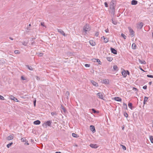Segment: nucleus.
Segmentation results:
<instances>
[{
  "label": "nucleus",
  "mask_w": 153,
  "mask_h": 153,
  "mask_svg": "<svg viewBox=\"0 0 153 153\" xmlns=\"http://www.w3.org/2000/svg\"><path fill=\"white\" fill-rule=\"evenodd\" d=\"M116 1L115 0H112L110 3V7L112 10V12H114L115 11V7L116 6Z\"/></svg>",
  "instance_id": "nucleus-1"
},
{
  "label": "nucleus",
  "mask_w": 153,
  "mask_h": 153,
  "mask_svg": "<svg viewBox=\"0 0 153 153\" xmlns=\"http://www.w3.org/2000/svg\"><path fill=\"white\" fill-rule=\"evenodd\" d=\"M52 122L51 120H49L46 122H45L43 124V126H45L47 127L48 126H51Z\"/></svg>",
  "instance_id": "nucleus-2"
},
{
  "label": "nucleus",
  "mask_w": 153,
  "mask_h": 153,
  "mask_svg": "<svg viewBox=\"0 0 153 153\" xmlns=\"http://www.w3.org/2000/svg\"><path fill=\"white\" fill-rule=\"evenodd\" d=\"M128 28L130 33V35L132 37H133L134 35V30L130 27H128Z\"/></svg>",
  "instance_id": "nucleus-3"
},
{
  "label": "nucleus",
  "mask_w": 153,
  "mask_h": 153,
  "mask_svg": "<svg viewBox=\"0 0 153 153\" xmlns=\"http://www.w3.org/2000/svg\"><path fill=\"white\" fill-rule=\"evenodd\" d=\"M83 30L85 32L89 31L90 30V28L89 25L88 24H86L83 27Z\"/></svg>",
  "instance_id": "nucleus-4"
},
{
  "label": "nucleus",
  "mask_w": 153,
  "mask_h": 153,
  "mask_svg": "<svg viewBox=\"0 0 153 153\" xmlns=\"http://www.w3.org/2000/svg\"><path fill=\"white\" fill-rule=\"evenodd\" d=\"M97 96L100 99L104 100L103 96V94L101 92H99L97 94Z\"/></svg>",
  "instance_id": "nucleus-5"
},
{
  "label": "nucleus",
  "mask_w": 153,
  "mask_h": 153,
  "mask_svg": "<svg viewBox=\"0 0 153 153\" xmlns=\"http://www.w3.org/2000/svg\"><path fill=\"white\" fill-rule=\"evenodd\" d=\"M143 23L142 22L137 24V26L138 29H141L143 26Z\"/></svg>",
  "instance_id": "nucleus-6"
},
{
  "label": "nucleus",
  "mask_w": 153,
  "mask_h": 153,
  "mask_svg": "<svg viewBox=\"0 0 153 153\" xmlns=\"http://www.w3.org/2000/svg\"><path fill=\"white\" fill-rule=\"evenodd\" d=\"M58 32L63 35L64 36H66V35L64 33V31L61 29H57Z\"/></svg>",
  "instance_id": "nucleus-7"
},
{
  "label": "nucleus",
  "mask_w": 153,
  "mask_h": 153,
  "mask_svg": "<svg viewBox=\"0 0 153 153\" xmlns=\"http://www.w3.org/2000/svg\"><path fill=\"white\" fill-rule=\"evenodd\" d=\"M90 146L92 148L96 149L98 147V146L97 144H94L91 143L90 145Z\"/></svg>",
  "instance_id": "nucleus-8"
},
{
  "label": "nucleus",
  "mask_w": 153,
  "mask_h": 153,
  "mask_svg": "<svg viewBox=\"0 0 153 153\" xmlns=\"http://www.w3.org/2000/svg\"><path fill=\"white\" fill-rule=\"evenodd\" d=\"M21 140L22 142L25 143V144H26L27 145H28L29 144L28 141L26 140L25 138H22Z\"/></svg>",
  "instance_id": "nucleus-9"
},
{
  "label": "nucleus",
  "mask_w": 153,
  "mask_h": 153,
  "mask_svg": "<svg viewBox=\"0 0 153 153\" xmlns=\"http://www.w3.org/2000/svg\"><path fill=\"white\" fill-rule=\"evenodd\" d=\"M90 130L93 133H94L96 131L94 126H90Z\"/></svg>",
  "instance_id": "nucleus-10"
},
{
  "label": "nucleus",
  "mask_w": 153,
  "mask_h": 153,
  "mask_svg": "<svg viewBox=\"0 0 153 153\" xmlns=\"http://www.w3.org/2000/svg\"><path fill=\"white\" fill-rule=\"evenodd\" d=\"M122 74L123 77L125 78L127 76L126 73V71L124 69H123L122 72Z\"/></svg>",
  "instance_id": "nucleus-11"
},
{
  "label": "nucleus",
  "mask_w": 153,
  "mask_h": 153,
  "mask_svg": "<svg viewBox=\"0 0 153 153\" xmlns=\"http://www.w3.org/2000/svg\"><path fill=\"white\" fill-rule=\"evenodd\" d=\"M111 52L112 53H114V54H117V51L114 49V48H111Z\"/></svg>",
  "instance_id": "nucleus-12"
},
{
  "label": "nucleus",
  "mask_w": 153,
  "mask_h": 153,
  "mask_svg": "<svg viewBox=\"0 0 153 153\" xmlns=\"http://www.w3.org/2000/svg\"><path fill=\"white\" fill-rule=\"evenodd\" d=\"M90 44L92 46H94L96 45V43L93 40H90L89 41Z\"/></svg>",
  "instance_id": "nucleus-13"
},
{
  "label": "nucleus",
  "mask_w": 153,
  "mask_h": 153,
  "mask_svg": "<svg viewBox=\"0 0 153 153\" xmlns=\"http://www.w3.org/2000/svg\"><path fill=\"white\" fill-rule=\"evenodd\" d=\"M91 82L92 84V85H93L94 86H98V83L97 82H96L95 81H94V80H91Z\"/></svg>",
  "instance_id": "nucleus-14"
},
{
  "label": "nucleus",
  "mask_w": 153,
  "mask_h": 153,
  "mask_svg": "<svg viewBox=\"0 0 153 153\" xmlns=\"http://www.w3.org/2000/svg\"><path fill=\"white\" fill-rule=\"evenodd\" d=\"M137 1L135 0H133L131 1V4L132 5H135L137 4Z\"/></svg>",
  "instance_id": "nucleus-15"
},
{
  "label": "nucleus",
  "mask_w": 153,
  "mask_h": 153,
  "mask_svg": "<svg viewBox=\"0 0 153 153\" xmlns=\"http://www.w3.org/2000/svg\"><path fill=\"white\" fill-rule=\"evenodd\" d=\"M114 100L117 101H121L122 100L121 99L118 97H116L114 98Z\"/></svg>",
  "instance_id": "nucleus-16"
},
{
  "label": "nucleus",
  "mask_w": 153,
  "mask_h": 153,
  "mask_svg": "<svg viewBox=\"0 0 153 153\" xmlns=\"http://www.w3.org/2000/svg\"><path fill=\"white\" fill-rule=\"evenodd\" d=\"M10 99L11 100H13L15 102H19V101L16 98L12 96V97L10 98Z\"/></svg>",
  "instance_id": "nucleus-17"
},
{
  "label": "nucleus",
  "mask_w": 153,
  "mask_h": 153,
  "mask_svg": "<svg viewBox=\"0 0 153 153\" xmlns=\"http://www.w3.org/2000/svg\"><path fill=\"white\" fill-rule=\"evenodd\" d=\"M41 122L39 120H36L33 123L35 125H39L40 124Z\"/></svg>",
  "instance_id": "nucleus-18"
},
{
  "label": "nucleus",
  "mask_w": 153,
  "mask_h": 153,
  "mask_svg": "<svg viewBox=\"0 0 153 153\" xmlns=\"http://www.w3.org/2000/svg\"><path fill=\"white\" fill-rule=\"evenodd\" d=\"M13 137L12 135H10L9 136H8L7 138V139L8 140H12L13 139Z\"/></svg>",
  "instance_id": "nucleus-19"
},
{
  "label": "nucleus",
  "mask_w": 153,
  "mask_h": 153,
  "mask_svg": "<svg viewBox=\"0 0 153 153\" xmlns=\"http://www.w3.org/2000/svg\"><path fill=\"white\" fill-rule=\"evenodd\" d=\"M139 61L140 63L142 64H145L146 63L145 61L144 60H141L140 59H139Z\"/></svg>",
  "instance_id": "nucleus-20"
},
{
  "label": "nucleus",
  "mask_w": 153,
  "mask_h": 153,
  "mask_svg": "<svg viewBox=\"0 0 153 153\" xmlns=\"http://www.w3.org/2000/svg\"><path fill=\"white\" fill-rule=\"evenodd\" d=\"M91 110L93 111L94 113H99V111H96L94 108H92Z\"/></svg>",
  "instance_id": "nucleus-21"
},
{
  "label": "nucleus",
  "mask_w": 153,
  "mask_h": 153,
  "mask_svg": "<svg viewBox=\"0 0 153 153\" xmlns=\"http://www.w3.org/2000/svg\"><path fill=\"white\" fill-rule=\"evenodd\" d=\"M113 68L114 70L115 71H117L118 70V67L117 65H114Z\"/></svg>",
  "instance_id": "nucleus-22"
},
{
  "label": "nucleus",
  "mask_w": 153,
  "mask_h": 153,
  "mask_svg": "<svg viewBox=\"0 0 153 153\" xmlns=\"http://www.w3.org/2000/svg\"><path fill=\"white\" fill-rule=\"evenodd\" d=\"M123 108L125 109H127V106L126 104L125 103H123Z\"/></svg>",
  "instance_id": "nucleus-23"
},
{
  "label": "nucleus",
  "mask_w": 153,
  "mask_h": 153,
  "mask_svg": "<svg viewBox=\"0 0 153 153\" xmlns=\"http://www.w3.org/2000/svg\"><path fill=\"white\" fill-rule=\"evenodd\" d=\"M106 59L108 61L111 62L113 60V58L112 57H108L106 58Z\"/></svg>",
  "instance_id": "nucleus-24"
},
{
  "label": "nucleus",
  "mask_w": 153,
  "mask_h": 153,
  "mask_svg": "<svg viewBox=\"0 0 153 153\" xmlns=\"http://www.w3.org/2000/svg\"><path fill=\"white\" fill-rule=\"evenodd\" d=\"M103 82L105 84H108L109 83V80L107 79L103 80Z\"/></svg>",
  "instance_id": "nucleus-25"
},
{
  "label": "nucleus",
  "mask_w": 153,
  "mask_h": 153,
  "mask_svg": "<svg viewBox=\"0 0 153 153\" xmlns=\"http://www.w3.org/2000/svg\"><path fill=\"white\" fill-rule=\"evenodd\" d=\"M149 139L150 140L151 142L152 143H153V138L152 136H149Z\"/></svg>",
  "instance_id": "nucleus-26"
},
{
  "label": "nucleus",
  "mask_w": 153,
  "mask_h": 153,
  "mask_svg": "<svg viewBox=\"0 0 153 153\" xmlns=\"http://www.w3.org/2000/svg\"><path fill=\"white\" fill-rule=\"evenodd\" d=\"M136 45L134 43H133L132 45V48L133 49H136Z\"/></svg>",
  "instance_id": "nucleus-27"
},
{
  "label": "nucleus",
  "mask_w": 153,
  "mask_h": 153,
  "mask_svg": "<svg viewBox=\"0 0 153 153\" xmlns=\"http://www.w3.org/2000/svg\"><path fill=\"white\" fill-rule=\"evenodd\" d=\"M14 53L16 54H20V52L18 50H16L14 51Z\"/></svg>",
  "instance_id": "nucleus-28"
},
{
  "label": "nucleus",
  "mask_w": 153,
  "mask_h": 153,
  "mask_svg": "<svg viewBox=\"0 0 153 153\" xmlns=\"http://www.w3.org/2000/svg\"><path fill=\"white\" fill-rule=\"evenodd\" d=\"M27 68L30 71H32L33 70V69L32 67L31 66H29V65H27Z\"/></svg>",
  "instance_id": "nucleus-29"
},
{
  "label": "nucleus",
  "mask_w": 153,
  "mask_h": 153,
  "mask_svg": "<svg viewBox=\"0 0 153 153\" xmlns=\"http://www.w3.org/2000/svg\"><path fill=\"white\" fill-rule=\"evenodd\" d=\"M13 144V143L11 142V143H9V144H7V146L8 148H10V146H11Z\"/></svg>",
  "instance_id": "nucleus-30"
},
{
  "label": "nucleus",
  "mask_w": 153,
  "mask_h": 153,
  "mask_svg": "<svg viewBox=\"0 0 153 153\" xmlns=\"http://www.w3.org/2000/svg\"><path fill=\"white\" fill-rule=\"evenodd\" d=\"M28 43V42H22V44L23 45L25 46H26Z\"/></svg>",
  "instance_id": "nucleus-31"
},
{
  "label": "nucleus",
  "mask_w": 153,
  "mask_h": 153,
  "mask_svg": "<svg viewBox=\"0 0 153 153\" xmlns=\"http://www.w3.org/2000/svg\"><path fill=\"white\" fill-rule=\"evenodd\" d=\"M104 42L105 43H107V42H108V39L107 38H105V39H104Z\"/></svg>",
  "instance_id": "nucleus-32"
},
{
  "label": "nucleus",
  "mask_w": 153,
  "mask_h": 153,
  "mask_svg": "<svg viewBox=\"0 0 153 153\" xmlns=\"http://www.w3.org/2000/svg\"><path fill=\"white\" fill-rule=\"evenodd\" d=\"M148 98L146 97H145L144 101V102H146L148 101Z\"/></svg>",
  "instance_id": "nucleus-33"
},
{
  "label": "nucleus",
  "mask_w": 153,
  "mask_h": 153,
  "mask_svg": "<svg viewBox=\"0 0 153 153\" xmlns=\"http://www.w3.org/2000/svg\"><path fill=\"white\" fill-rule=\"evenodd\" d=\"M128 107L131 109H132V104L131 103L129 102L128 104Z\"/></svg>",
  "instance_id": "nucleus-34"
},
{
  "label": "nucleus",
  "mask_w": 153,
  "mask_h": 153,
  "mask_svg": "<svg viewBox=\"0 0 153 153\" xmlns=\"http://www.w3.org/2000/svg\"><path fill=\"white\" fill-rule=\"evenodd\" d=\"M121 36L124 39H126V36L123 33L121 34Z\"/></svg>",
  "instance_id": "nucleus-35"
},
{
  "label": "nucleus",
  "mask_w": 153,
  "mask_h": 153,
  "mask_svg": "<svg viewBox=\"0 0 153 153\" xmlns=\"http://www.w3.org/2000/svg\"><path fill=\"white\" fill-rule=\"evenodd\" d=\"M124 116L126 117L127 118L128 116V115L127 113L126 112H125L123 114Z\"/></svg>",
  "instance_id": "nucleus-36"
},
{
  "label": "nucleus",
  "mask_w": 153,
  "mask_h": 153,
  "mask_svg": "<svg viewBox=\"0 0 153 153\" xmlns=\"http://www.w3.org/2000/svg\"><path fill=\"white\" fill-rule=\"evenodd\" d=\"M99 34V32L97 31L95 33V36L96 37H98Z\"/></svg>",
  "instance_id": "nucleus-37"
},
{
  "label": "nucleus",
  "mask_w": 153,
  "mask_h": 153,
  "mask_svg": "<svg viewBox=\"0 0 153 153\" xmlns=\"http://www.w3.org/2000/svg\"><path fill=\"white\" fill-rule=\"evenodd\" d=\"M121 146L122 147V148L124 150H126V146L124 145H121Z\"/></svg>",
  "instance_id": "nucleus-38"
},
{
  "label": "nucleus",
  "mask_w": 153,
  "mask_h": 153,
  "mask_svg": "<svg viewBox=\"0 0 153 153\" xmlns=\"http://www.w3.org/2000/svg\"><path fill=\"white\" fill-rule=\"evenodd\" d=\"M72 136L73 137H77V135L74 133H72Z\"/></svg>",
  "instance_id": "nucleus-39"
},
{
  "label": "nucleus",
  "mask_w": 153,
  "mask_h": 153,
  "mask_svg": "<svg viewBox=\"0 0 153 153\" xmlns=\"http://www.w3.org/2000/svg\"><path fill=\"white\" fill-rule=\"evenodd\" d=\"M0 100H4V98L3 96L0 95Z\"/></svg>",
  "instance_id": "nucleus-40"
},
{
  "label": "nucleus",
  "mask_w": 153,
  "mask_h": 153,
  "mask_svg": "<svg viewBox=\"0 0 153 153\" xmlns=\"http://www.w3.org/2000/svg\"><path fill=\"white\" fill-rule=\"evenodd\" d=\"M96 62H98L99 63V64L101 65V61L98 59H97V61H96Z\"/></svg>",
  "instance_id": "nucleus-41"
},
{
  "label": "nucleus",
  "mask_w": 153,
  "mask_h": 153,
  "mask_svg": "<svg viewBox=\"0 0 153 153\" xmlns=\"http://www.w3.org/2000/svg\"><path fill=\"white\" fill-rule=\"evenodd\" d=\"M51 114L52 116H53L54 115H57V114L56 112H52L51 113Z\"/></svg>",
  "instance_id": "nucleus-42"
},
{
  "label": "nucleus",
  "mask_w": 153,
  "mask_h": 153,
  "mask_svg": "<svg viewBox=\"0 0 153 153\" xmlns=\"http://www.w3.org/2000/svg\"><path fill=\"white\" fill-rule=\"evenodd\" d=\"M147 76L148 77L153 78V76L151 75H147Z\"/></svg>",
  "instance_id": "nucleus-43"
},
{
  "label": "nucleus",
  "mask_w": 153,
  "mask_h": 153,
  "mask_svg": "<svg viewBox=\"0 0 153 153\" xmlns=\"http://www.w3.org/2000/svg\"><path fill=\"white\" fill-rule=\"evenodd\" d=\"M104 4H105V6L106 7H108V5L106 2H105L104 3Z\"/></svg>",
  "instance_id": "nucleus-44"
},
{
  "label": "nucleus",
  "mask_w": 153,
  "mask_h": 153,
  "mask_svg": "<svg viewBox=\"0 0 153 153\" xmlns=\"http://www.w3.org/2000/svg\"><path fill=\"white\" fill-rule=\"evenodd\" d=\"M85 66L86 67H88L90 66V65L88 64H85Z\"/></svg>",
  "instance_id": "nucleus-45"
},
{
  "label": "nucleus",
  "mask_w": 153,
  "mask_h": 153,
  "mask_svg": "<svg viewBox=\"0 0 153 153\" xmlns=\"http://www.w3.org/2000/svg\"><path fill=\"white\" fill-rule=\"evenodd\" d=\"M112 23L114 25H116L117 23V22L115 21H114L112 19Z\"/></svg>",
  "instance_id": "nucleus-46"
},
{
  "label": "nucleus",
  "mask_w": 153,
  "mask_h": 153,
  "mask_svg": "<svg viewBox=\"0 0 153 153\" xmlns=\"http://www.w3.org/2000/svg\"><path fill=\"white\" fill-rule=\"evenodd\" d=\"M147 86L146 85H145L143 87V88L144 89H147Z\"/></svg>",
  "instance_id": "nucleus-47"
},
{
  "label": "nucleus",
  "mask_w": 153,
  "mask_h": 153,
  "mask_svg": "<svg viewBox=\"0 0 153 153\" xmlns=\"http://www.w3.org/2000/svg\"><path fill=\"white\" fill-rule=\"evenodd\" d=\"M133 90H134V91H138V90L136 88L134 87L133 88Z\"/></svg>",
  "instance_id": "nucleus-48"
},
{
  "label": "nucleus",
  "mask_w": 153,
  "mask_h": 153,
  "mask_svg": "<svg viewBox=\"0 0 153 153\" xmlns=\"http://www.w3.org/2000/svg\"><path fill=\"white\" fill-rule=\"evenodd\" d=\"M126 75L127 74H128V75H129L130 73H129V71H128L127 70V71H126Z\"/></svg>",
  "instance_id": "nucleus-49"
},
{
  "label": "nucleus",
  "mask_w": 153,
  "mask_h": 153,
  "mask_svg": "<svg viewBox=\"0 0 153 153\" xmlns=\"http://www.w3.org/2000/svg\"><path fill=\"white\" fill-rule=\"evenodd\" d=\"M97 59H92V60L93 61H94V62H96V61H97Z\"/></svg>",
  "instance_id": "nucleus-50"
},
{
  "label": "nucleus",
  "mask_w": 153,
  "mask_h": 153,
  "mask_svg": "<svg viewBox=\"0 0 153 153\" xmlns=\"http://www.w3.org/2000/svg\"><path fill=\"white\" fill-rule=\"evenodd\" d=\"M36 100H34L33 101V104H34V106H36Z\"/></svg>",
  "instance_id": "nucleus-51"
},
{
  "label": "nucleus",
  "mask_w": 153,
  "mask_h": 153,
  "mask_svg": "<svg viewBox=\"0 0 153 153\" xmlns=\"http://www.w3.org/2000/svg\"><path fill=\"white\" fill-rule=\"evenodd\" d=\"M41 25L43 27H45V26L44 25V22H41Z\"/></svg>",
  "instance_id": "nucleus-52"
},
{
  "label": "nucleus",
  "mask_w": 153,
  "mask_h": 153,
  "mask_svg": "<svg viewBox=\"0 0 153 153\" xmlns=\"http://www.w3.org/2000/svg\"><path fill=\"white\" fill-rule=\"evenodd\" d=\"M105 31L106 33H108L109 31V30L108 29H107L105 30Z\"/></svg>",
  "instance_id": "nucleus-53"
},
{
  "label": "nucleus",
  "mask_w": 153,
  "mask_h": 153,
  "mask_svg": "<svg viewBox=\"0 0 153 153\" xmlns=\"http://www.w3.org/2000/svg\"><path fill=\"white\" fill-rule=\"evenodd\" d=\"M43 54L42 53H40L39 54V56H43Z\"/></svg>",
  "instance_id": "nucleus-54"
},
{
  "label": "nucleus",
  "mask_w": 153,
  "mask_h": 153,
  "mask_svg": "<svg viewBox=\"0 0 153 153\" xmlns=\"http://www.w3.org/2000/svg\"><path fill=\"white\" fill-rule=\"evenodd\" d=\"M62 108L64 111H65V108L63 106H62Z\"/></svg>",
  "instance_id": "nucleus-55"
},
{
  "label": "nucleus",
  "mask_w": 153,
  "mask_h": 153,
  "mask_svg": "<svg viewBox=\"0 0 153 153\" xmlns=\"http://www.w3.org/2000/svg\"><path fill=\"white\" fill-rule=\"evenodd\" d=\"M21 79H22L23 80H24L25 79V78L24 77L22 76L21 77Z\"/></svg>",
  "instance_id": "nucleus-56"
},
{
  "label": "nucleus",
  "mask_w": 153,
  "mask_h": 153,
  "mask_svg": "<svg viewBox=\"0 0 153 153\" xmlns=\"http://www.w3.org/2000/svg\"><path fill=\"white\" fill-rule=\"evenodd\" d=\"M36 79L37 80H39L40 79L39 78V77L37 76L36 77Z\"/></svg>",
  "instance_id": "nucleus-57"
},
{
  "label": "nucleus",
  "mask_w": 153,
  "mask_h": 153,
  "mask_svg": "<svg viewBox=\"0 0 153 153\" xmlns=\"http://www.w3.org/2000/svg\"><path fill=\"white\" fill-rule=\"evenodd\" d=\"M66 94L67 95H69V93L68 91H67L66 92Z\"/></svg>",
  "instance_id": "nucleus-58"
},
{
  "label": "nucleus",
  "mask_w": 153,
  "mask_h": 153,
  "mask_svg": "<svg viewBox=\"0 0 153 153\" xmlns=\"http://www.w3.org/2000/svg\"><path fill=\"white\" fill-rule=\"evenodd\" d=\"M105 36H102V37H101V39H105Z\"/></svg>",
  "instance_id": "nucleus-59"
},
{
  "label": "nucleus",
  "mask_w": 153,
  "mask_h": 153,
  "mask_svg": "<svg viewBox=\"0 0 153 153\" xmlns=\"http://www.w3.org/2000/svg\"><path fill=\"white\" fill-rule=\"evenodd\" d=\"M152 82H149V85H151L152 84Z\"/></svg>",
  "instance_id": "nucleus-60"
},
{
  "label": "nucleus",
  "mask_w": 153,
  "mask_h": 153,
  "mask_svg": "<svg viewBox=\"0 0 153 153\" xmlns=\"http://www.w3.org/2000/svg\"><path fill=\"white\" fill-rule=\"evenodd\" d=\"M9 39L12 40H13V39L11 38V37H10Z\"/></svg>",
  "instance_id": "nucleus-61"
},
{
  "label": "nucleus",
  "mask_w": 153,
  "mask_h": 153,
  "mask_svg": "<svg viewBox=\"0 0 153 153\" xmlns=\"http://www.w3.org/2000/svg\"><path fill=\"white\" fill-rule=\"evenodd\" d=\"M55 153H61L59 152H56Z\"/></svg>",
  "instance_id": "nucleus-62"
},
{
  "label": "nucleus",
  "mask_w": 153,
  "mask_h": 153,
  "mask_svg": "<svg viewBox=\"0 0 153 153\" xmlns=\"http://www.w3.org/2000/svg\"><path fill=\"white\" fill-rule=\"evenodd\" d=\"M146 102H144V101L143 102V104H146Z\"/></svg>",
  "instance_id": "nucleus-63"
},
{
  "label": "nucleus",
  "mask_w": 153,
  "mask_h": 153,
  "mask_svg": "<svg viewBox=\"0 0 153 153\" xmlns=\"http://www.w3.org/2000/svg\"><path fill=\"white\" fill-rule=\"evenodd\" d=\"M152 37H153V32L152 33Z\"/></svg>",
  "instance_id": "nucleus-64"
}]
</instances>
